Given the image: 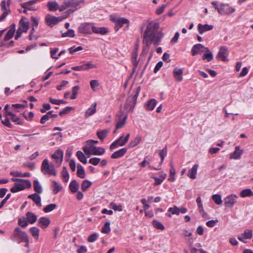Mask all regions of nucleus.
Instances as JSON below:
<instances>
[{
    "label": "nucleus",
    "mask_w": 253,
    "mask_h": 253,
    "mask_svg": "<svg viewBox=\"0 0 253 253\" xmlns=\"http://www.w3.org/2000/svg\"><path fill=\"white\" fill-rule=\"evenodd\" d=\"M98 237V234L97 233H93L88 236L87 241L90 243H93L95 242Z\"/></svg>",
    "instance_id": "e2e57ef3"
},
{
    "label": "nucleus",
    "mask_w": 253,
    "mask_h": 253,
    "mask_svg": "<svg viewBox=\"0 0 253 253\" xmlns=\"http://www.w3.org/2000/svg\"><path fill=\"white\" fill-rule=\"evenodd\" d=\"M108 132L109 130L107 129L101 130L96 132V135L100 140H103Z\"/></svg>",
    "instance_id": "a19ab883"
},
{
    "label": "nucleus",
    "mask_w": 253,
    "mask_h": 253,
    "mask_svg": "<svg viewBox=\"0 0 253 253\" xmlns=\"http://www.w3.org/2000/svg\"><path fill=\"white\" fill-rule=\"evenodd\" d=\"M77 175L79 177L82 178H84L85 176L84 168L80 164H79L77 167Z\"/></svg>",
    "instance_id": "49530a36"
},
{
    "label": "nucleus",
    "mask_w": 253,
    "mask_h": 253,
    "mask_svg": "<svg viewBox=\"0 0 253 253\" xmlns=\"http://www.w3.org/2000/svg\"><path fill=\"white\" fill-rule=\"evenodd\" d=\"M28 235L19 228H15L11 235L10 239L13 242L20 244L22 242L28 241Z\"/></svg>",
    "instance_id": "20e7f679"
},
{
    "label": "nucleus",
    "mask_w": 253,
    "mask_h": 253,
    "mask_svg": "<svg viewBox=\"0 0 253 253\" xmlns=\"http://www.w3.org/2000/svg\"><path fill=\"white\" fill-rule=\"evenodd\" d=\"M51 186L52 192L54 194L58 193L62 188V187L54 180L52 181Z\"/></svg>",
    "instance_id": "e433bc0d"
},
{
    "label": "nucleus",
    "mask_w": 253,
    "mask_h": 253,
    "mask_svg": "<svg viewBox=\"0 0 253 253\" xmlns=\"http://www.w3.org/2000/svg\"><path fill=\"white\" fill-rule=\"evenodd\" d=\"M68 83L69 82L67 81H62L60 84L56 86L57 89L58 90H62L64 87L66 86L68 84Z\"/></svg>",
    "instance_id": "774afa93"
},
{
    "label": "nucleus",
    "mask_w": 253,
    "mask_h": 253,
    "mask_svg": "<svg viewBox=\"0 0 253 253\" xmlns=\"http://www.w3.org/2000/svg\"><path fill=\"white\" fill-rule=\"evenodd\" d=\"M50 221L47 217H42L38 220V225L42 228H46L50 224Z\"/></svg>",
    "instance_id": "b1692460"
},
{
    "label": "nucleus",
    "mask_w": 253,
    "mask_h": 253,
    "mask_svg": "<svg viewBox=\"0 0 253 253\" xmlns=\"http://www.w3.org/2000/svg\"><path fill=\"white\" fill-rule=\"evenodd\" d=\"M29 26V22L26 20L25 18H22L20 21L19 28L24 32H27L28 30Z\"/></svg>",
    "instance_id": "a878e982"
},
{
    "label": "nucleus",
    "mask_w": 253,
    "mask_h": 253,
    "mask_svg": "<svg viewBox=\"0 0 253 253\" xmlns=\"http://www.w3.org/2000/svg\"><path fill=\"white\" fill-rule=\"evenodd\" d=\"M96 106L97 104L96 102H94L91 104V106L86 111L85 113V118L90 117L96 112Z\"/></svg>",
    "instance_id": "c85d7f7f"
},
{
    "label": "nucleus",
    "mask_w": 253,
    "mask_h": 253,
    "mask_svg": "<svg viewBox=\"0 0 253 253\" xmlns=\"http://www.w3.org/2000/svg\"><path fill=\"white\" fill-rule=\"evenodd\" d=\"M18 224L22 227L25 228L28 225V222L25 218H20L18 219Z\"/></svg>",
    "instance_id": "bf43d9fd"
},
{
    "label": "nucleus",
    "mask_w": 253,
    "mask_h": 253,
    "mask_svg": "<svg viewBox=\"0 0 253 253\" xmlns=\"http://www.w3.org/2000/svg\"><path fill=\"white\" fill-rule=\"evenodd\" d=\"M100 159L99 158H92L89 160V163L94 166L97 165L100 162Z\"/></svg>",
    "instance_id": "0e129e2a"
},
{
    "label": "nucleus",
    "mask_w": 253,
    "mask_h": 253,
    "mask_svg": "<svg viewBox=\"0 0 253 253\" xmlns=\"http://www.w3.org/2000/svg\"><path fill=\"white\" fill-rule=\"evenodd\" d=\"M31 185L29 180L20 179L18 182L14 184L13 186L10 189V191L12 193H16L26 188H30Z\"/></svg>",
    "instance_id": "423d86ee"
},
{
    "label": "nucleus",
    "mask_w": 253,
    "mask_h": 253,
    "mask_svg": "<svg viewBox=\"0 0 253 253\" xmlns=\"http://www.w3.org/2000/svg\"><path fill=\"white\" fill-rule=\"evenodd\" d=\"M83 150L86 155H103L105 152L104 148L100 147H96L92 144L86 143L84 146Z\"/></svg>",
    "instance_id": "7ed1b4c3"
},
{
    "label": "nucleus",
    "mask_w": 253,
    "mask_h": 253,
    "mask_svg": "<svg viewBox=\"0 0 253 253\" xmlns=\"http://www.w3.org/2000/svg\"><path fill=\"white\" fill-rule=\"evenodd\" d=\"M30 232L32 234V236L37 240L39 238L40 230L37 227H33L30 228Z\"/></svg>",
    "instance_id": "09e8293b"
},
{
    "label": "nucleus",
    "mask_w": 253,
    "mask_h": 253,
    "mask_svg": "<svg viewBox=\"0 0 253 253\" xmlns=\"http://www.w3.org/2000/svg\"><path fill=\"white\" fill-rule=\"evenodd\" d=\"M198 167V165L195 164L192 167V168L189 170L187 175L190 178L194 179L196 178V175Z\"/></svg>",
    "instance_id": "bb28decb"
},
{
    "label": "nucleus",
    "mask_w": 253,
    "mask_h": 253,
    "mask_svg": "<svg viewBox=\"0 0 253 253\" xmlns=\"http://www.w3.org/2000/svg\"><path fill=\"white\" fill-rule=\"evenodd\" d=\"M129 136V133H127L125 137L123 136H120L117 140L111 144L110 146V150L112 151L119 146H124L128 141Z\"/></svg>",
    "instance_id": "1a4fd4ad"
},
{
    "label": "nucleus",
    "mask_w": 253,
    "mask_h": 253,
    "mask_svg": "<svg viewBox=\"0 0 253 253\" xmlns=\"http://www.w3.org/2000/svg\"><path fill=\"white\" fill-rule=\"evenodd\" d=\"M79 184L75 180H72L70 185L69 188L72 193L77 192L79 189Z\"/></svg>",
    "instance_id": "4c0bfd02"
},
{
    "label": "nucleus",
    "mask_w": 253,
    "mask_h": 253,
    "mask_svg": "<svg viewBox=\"0 0 253 253\" xmlns=\"http://www.w3.org/2000/svg\"><path fill=\"white\" fill-rule=\"evenodd\" d=\"M56 207H57V206L56 204H50L49 205H47L46 207H45L43 209V211L46 213L52 211L53 210H54L56 208Z\"/></svg>",
    "instance_id": "864d4df0"
},
{
    "label": "nucleus",
    "mask_w": 253,
    "mask_h": 253,
    "mask_svg": "<svg viewBox=\"0 0 253 253\" xmlns=\"http://www.w3.org/2000/svg\"><path fill=\"white\" fill-rule=\"evenodd\" d=\"M159 28V24L156 22L151 21L147 24L143 35V43L145 45L143 46L139 60H136L131 61L133 66L131 74L136 72L139 61L145 60L146 56L149 51L150 45L152 43L157 45L161 42L164 37V34L161 30H160Z\"/></svg>",
    "instance_id": "f257e3e1"
},
{
    "label": "nucleus",
    "mask_w": 253,
    "mask_h": 253,
    "mask_svg": "<svg viewBox=\"0 0 253 253\" xmlns=\"http://www.w3.org/2000/svg\"><path fill=\"white\" fill-rule=\"evenodd\" d=\"M108 32L107 29L105 27H96L93 25L92 32L95 34L105 35Z\"/></svg>",
    "instance_id": "72a5a7b5"
},
{
    "label": "nucleus",
    "mask_w": 253,
    "mask_h": 253,
    "mask_svg": "<svg viewBox=\"0 0 253 253\" xmlns=\"http://www.w3.org/2000/svg\"><path fill=\"white\" fill-rule=\"evenodd\" d=\"M110 20L115 24V29L117 31H118L119 29L124 25L127 24V25L128 26L129 23L128 19L115 15H111Z\"/></svg>",
    "instance_id": "0eeeda50"
},
{
    "label": "nucleus",
    "mask_w": 253,
    "mask_h": 253,
    "mask_svg": "<svg viewBox=\"0 0 253 253\" xmlns=\"http://www.w3.org/2000/svg\"><path fill=\"white\" fill-rule=\"evenodd\" d=\"M110 222L109 221L106 222L101 229V232L104 234H108L110 231Z\"/></svg>",
    "instance_id": "603ef678"
},
{
    "label": "nucleus",
    "mask_w": 253,
    "mask_h": 253,
    "mask_svg": "<svg viewBox=\"0 0 253 253\" xmlns=\"http://www.w3.org/2000/svg\"><path fill=\"white\" fill-rule=\"evenodd\" d=\"M183 70L178 68H175L173 71V77L177 82H181L183 80Z\"/></svg>",
    "instance_id": "5701e85b"
},
{
    "label": "nucleus",
    "mask_w": 253,
    "mask_h": 253,
    "mask_svg": "<svg viewBox=\"0 0 253 253\" xmlns=\"http://www.w3.org/2000/svg\"><path fill=\"white\" fill-rule=\"evenodd\" d=\"M110 207L115 211H123V208L121 205H117L114 202L110 203Z\"/></svg>",
    "instance_id": "4d7b16f0"
},
{
    "label": "nucleus",
    "mask_w": 253,
    "mask_h": 253,
    "mask_svg": "<svg viewBox=\"0 0 253 253\" xmlns=\"http://www.w3.org/2000/svg\"><path fill=\"white\" fill-rule=\"evenodd\" d=\"M8 115V117H10V119L12 122L17 123V124H21V122L19 119V118L16 116L15 114L11 112L7 113Z\"/></svg>",
    "instance_id": "de8ad7c7"
},
{
    "label": "nucleus",
    "mask_w": 253,
    "mask_h": 253,
    "mask_svg": "<svg viewBox=\"0 0 253 253\" xmlns=\"http://www.w3.org/2000/svg\"><path fill=\"white\" fill-rule=\"evenodd\" d=\"M9 4H7V5L6 4V2L5 0H3L1 1L0 6L1 9L3 11V13L1 16H0V21H3L7 16V15L10 13V9L9 8Z\"/></svg>",
    "instance_id": "aec40b11"
},
{
    "label": "nucleus",
    "mask_w": 253,
    "mask_h": 253,
    "mask_svg": "<svg viewBox=\"0 0 253 253\" xmlns=\"http://www.w3.org/2000/svg\"><path fill=\"white\" fill-rule=\"evenodd\" d=\"M73 109V108L72 107L68 106L65 107L62 111L60 112L59 115L62 116L64 114H66L71 111Z\"/></svg>",
    "instance_id": "338daca9"
},
{
    "label": "nucleus",
    "mask_w": 253,
    "mask_h": 253,
    "mask_svg": "<svg viewBox=\"0 0 253 253\" xmlns=\"http://www.w3.org/2000/svg\"><path fill=\"white\" fill-rule=\"evenodd\" d=\"M169 213L166 215L169 217H171V214L179 215L180 213H185L187 212V209L185 207H181V208H178L177 206H174L173 207H170L168 210Z\"/></svg>",
    "instance_id": "ddd939ff"
},
{
    "label": "nucleus",
    "mask_w": 253,
    "mask_h": 253,
    "mask_svg": "<svg viewBox=\"0 0 253 253\" xmlns=\"http://www.w3.org/2000/svg\"><path fill=\"white\" fill-rule=\"evenodd\" d=\"M228 55V48L225 46H221L218 52L216 58L222 61L227 62L228 61V59L227 58Z\"/></svg>",
    "instance_id": "4468645a"
},
{
    "label": "nucleus",
    "mask_w": 253,
    "mask_h": 253,
    "mask_svg": "<svg viewBox=\"0 0 253 253\" xmlns=\"http://www.w3.org/2000/svg\"><path fill=\"white\" fill-rule=\"evenodd\" d=\"M79 89L80 87L79 86H75L72 88V95L70 97L71 99H75L77 98V95Z\"/></svg>",
    "instance_id": "13d9d810"
},
{
    "label": "nucleus",
    "mask_w": 253,
    "mask_h": 253,
    "mask_svg": "<svg viewBox=\"0 0 253 253\" xmlns=\"http://www.w3.org/2000/svg\"><path fill=\"white\" fill-rule=\"evenodd\" d=\"M150 162H151L150 158H149L148 157H146L144 158V160L141 163H140L139 165H140L141 167H143V168L145 167L147 165H148L149 168L151 169L159 170L161 169V168L160 166H159L156 168H155L154 167H152V166L149 165Z\"/></svg>",
    "instance_id": "393cba45"
},
{
    "label": "nucleus",
    "mask_w": 253,
    "mask_h": 253,
    "mask_svg": "<svg viewBox=\"0 0 253 253\" xmlns=\"http://www.w3.org/2000/svg\"><path fill=\"white\" fill-rule=\"evenodd\" d=\"M205 52V53L203 55V59L207 60L208 62L211 61L213 59V55L212 52L208 47L206 48Z\"/></svg>",
    "instance_id": "c9c22d12"
},
{
    "label": "nucleus",
    "mask_w": 253,
    "mask_h": 253,
    "mask_svg": "<svg viewBox=\"0 0 253 253\" xmlns=\"http://www.w3.org/2000/svg\"><path fill=\"white\" fill-rule=\"evenodd\" d=\"M41 171L44 174L57 175V172L53 164H49L47 159H44L42 162Z\"/></svg>",
    "instance_id": "39448f33"
},
{
    "label": "nucleus",
    "mask_w": 253,
    "mask_h": 253,
    "mask_svg": "<svg viewBox=\"0 0 253 253\" xmlns=\"http://www.w3.org/2000/svg\"><path fill=\"white\" fill-rule=\"evenodd\" d=\"M213 28V26L211 25L202 24L201 23H199L197 26L198 31L201 35L207 31L211 30Z\"/></svg>",
    "instance_id": "4be33fe9"
},
{
    "label": "nucleus",
    "mask_w": 253,
    "mask_h": 253,
    "mask_svg": "<svg viewBox=\"0 0 253 253\" xmlns=\"http://www.w3.org/2000/svg\"><path fill=\"white\" fill-rule=\"evenodd\" d=\"M34 189L35 192L39 194H41L42 192L41 185L38 180H35L33 182Z\"/></svg>",
    "instance_id": "79ce46f5"
},
{
    "label": "nucleus",
    "mask_w": 253,
    "mask_h": 253,
    "mask_svg": "<svg viewBox=\"0 0 253 253\" xmlns=\"http://www.w3.org/2000/svg\"><path fill=\"white\" fill-rule=\"evenodd\" d=\"M158 152L159 156L160 157L161 159V163H160V164L159 165L161 167V165L163 163L165 157L167 156V149L166 147H165L162 150H160Z\"/></svg>",
    "instance_id": "37998d69"
},
{
    "label": "nucleus",
    "mask_w": 253,
    "mask_h": 253,
    "mask_svg": "<svg viewBox=\"0 0 253 253\" xmlns=\"http://www.w3.org/2000/svg\"><path fill=\"white\" fill-rule=\"evenodd\" d=\"M99 85L98 80H93L90 81V85L93 90H95Z\"/></svg>",
    "instance_id": "680f3d73"
},
{
    "label": "nucleus",
    "mask_w": 253,
    "mask_h": 253,
    "mask_svg": "<svg viewBox=\"0 0 253 253\" xmlns=\"http://www.w3.org/2000/svg\"><path fill=\"white\" fill-rule=\"evenodd\" d=\"M51 157L56 161L57 166L59 167L63 161V152L61 150H57L51 155Z\"/></svg>",
    "instance_id": "6ab92c4d"
},
{
    "label": "nucleus",
    "mask_w": 253,
    "mask_h": 253,
    "mask_svg": "<svg viewBox=\"0 0 253 253\" xmlns=\"http://www.w3.org/2000/svg\"><path fill=\"white\" fill-rule=\"evenodd\" d=\"M84 2V0H71L70 1H66L64 4L60 6L59 10L63 11L68 7L75 8L77 9L78 6H81Z\"/></svg>",
    "instance_id": "6e6552de"
},
{
    "label": "nucleus",
    "mask_w": 253,
    "mask_h": 253,
    "mask_svg": "<svg viewBox=\"0 0 253 253\" xmlns=\"http://www.w3.org/2000/svg\"><path fill=\"white\" fill-rule=\"evenodd\" d=\"M26 215L27 220L28 221V223L31 224H33L35 223L37 219V216L36 215L32 212H27Z\"/></svg>",
    "instance_id": "473e14b6"
},
{
    "label": "nucleus",
    "mask_w": 253,
    "mask_h": 253,
    "mask_svg": "<svg viewBox=\"0 0 253 253\" xmlns=\"http://www.w3.org/2000/svg\"><path fill=\"white\" fill-rule=\"evenodd\" d=\"M212 199L214 202V203L218 205H221L222 203L221 196L219 194L213 195L212 196Z\"/></svg>",
    "instance_id": "5fc2aeb1"
},
{
    "label": "nucleus",
    "mask_w": 253,
    "mask_h": 253,
    "mask_svg": "<svg viewBox=\"0 0 253 253\" xmlns=\"http://www.w3.org/2000/svg\"><path fill=\"white\" fill-rule=\"evenodd\" d=\"M47 7L50 11H55L58 9H59L58 3L55 1H49L47 3Z\"/></svg>",
    "instance_id": "f704fd0d"
},
{
    "label": "nucleus",
    "mask_w": 253,
    "mask_h": 253,
    "mask_svg": "<svg viewBox=\"0 0 253 253\" xmlns=\"http://www.w3.org/2000/svg\"><path fill=\"white\" fill-rule=\"evenodd\" d=\"M92 184V182L88 180H84L81 184V189L83 191H85L89 188Z\"/></svg>",
    "instance_id": "c03bdc74"
},
{
    "label": "nucleus",
    "mask_w": 253,
    "mask_h": 253,
    "mask_svg": "<svg viewBox=\"0 0 253 253\" xmlns=\"http://www.w3.org/2000/svg\"><path fill=\"white\" fill-rule=\"evenodd\" d=\"M76 156L78 159L84 164H86L87 163V160L86 159V157H85L82 151H77L76 153Z\"/></svg>",
    "instance_id": "a18cd8bd"
},
{
    "label": "nucleus",
    "mask_w": 253,
    "mask_h": 253,
    "mask_svg": "<svg viewBox=\"0 0 253 253\" xmlns=\"http://www.w3.org/2000/svg\"><path fill=\"white\" fill-rule=\"evenodd\" d=\"M61 175L62 179L64 181L67 182L69 180V174L66 167H63L61 172Z\"/></svg>",
    "instance_id": "3c124183"
},
{
    "label": "nucleus",
    "mask_w": 253,
    "mask_h": 253,
    "mask_svg": "<svg viewBox=\"0 0 253 253\" xmlns=\"http://www.w3.org/2000/svg\"><path fill=\"white\" fill-rule=\"evenodd\" d=\"M28 198L32 200L37 206L41 207V198L37 194L34 193L29 195Z\"/></svg>",
    "instance_id": "cd10ccee"
},
{
    "label": "nucleus",
    "mask_w": 253,
    "mask_h": 253,
    "mask_svg": "<svg viewBox=\"0 0 253 253\" xmlns=\"http://www.w3.org/2000/svg\"><path fill=\"white\" fill-rule=\"evenodd\" d=\"M15 31V25H12L11 26L10 29L8 31L6 34L5 35L4 40L5 41H8L9 39L12 38Z\"/></svg>",
    "instance_id": "2f4dec72"
},
{
    "label": "nucleus",
    "mask_w": 253,
    "mask_h": 253,
    "mask_svg": "<svg viewBox=\"0 0 253 253\" xmlns=\"http://www.w3.org/2000/svg\"><path fill=\"white\" fill-rule=\"evenodd\" d=\"M140 91V87H137L133 91V93L129 96L126 100L125 104V110L127 112H132L133 108H134L138 95Z\"/></svg>",
    "instance_id": "f03ea898"
},
{
    "label": "nucleus",
    "mask_w": 253,
    "mask_h": 253,
    "mask_svg": "<svg viewBox=\"0 0 253 253\" xmlns=\"http://www.w3.org/2000/svg\"><path fill=\"white\" fill-rule=\"evenodd\" d=\"M127 149L125 148L118 150L112 154L111 157L112 159H118L123 156L126 152Z\"/></svg>",
    "instance_id": "c756f323"
},
{
    "label": "nucleus",
    "mask_w": 253,
    "mask_h": 253,
    "mask_svg": "<svg viewBox=\"0 0 253 253\" xmlns=\"http://www.w3.org/2000/svg\"><path fill=\"white\" fill-rule=\"evenodd\" d=\"M238 198L237 195L235 194H231L227 196L224 200V204L228 207H232Z\"/></svg>",
    "instance_id": "a211bd4d"
},
{
    "label": "nucleus",
    "mask_w": 253,
    "mask_h": 253,
    "mask_svg": "<svg viewBox=\"0 0 253 253\" xmlns=\"http://www.w3.org/2000/svg\"><path fill=\"white\" fill-rule=\"evenodd\" d=\"M243 153V150L241 149L240 147L239 146H236L234 151L230 154L229 158L235 160L239 159Z\"/></svg>",
    "instance_id": "412c9836"
},
{
    "label": "nucleus",
    "mask_w": 253,
    "mask_h": 253,
    "mask_svg": "<svg viewBox=\"0 0 253 253\" xmlns=\"http://www.w3.org/2000/svg\"><path fill=\"white\" fill-rule=\"evenodd\" d=\"M240 195L242 198L252 197L253 196V192L251 189H245L240 192Z\"/></svg>",
    "instance_id": "58836bf2"
},
{
    "label": "nucleus",
    "mask_w": 253,
    "mask_h": 253,
    "mask_svg": "<svg viewBox=\"0 0 253 253\" xmlns=\"http://www.w3.org/2000/svg\"><path fill=\"white\" fill-rule=\"evenodd\" d=\"M83 49V48L81 46H79L77 47H76L75 46H73L69 48V50L71 54H73L77 51L82 50Z\"/></svg>",
    "instance_id": "69168bd1"
},
{
    "label": "nucleus",
    "mask_w": 253,
    "mask_h": 253,
    "mask_svg": "<svg viewBox=\"0 0 253 253\" xmlns=\"http://www.w3.org/2000/svg\"><path fill=\"white\" fill-rule=\"evenodd\" d=\"M93 25L90 23L82 24L78 28V32L83 34H91L92 33Z\"/></svg>",
    "instance_id": "f8f14e48"
},
{
    "label": "nucleus",
    "mask_w": 253,
    "mask_h": 253,
    "mask_svg": "<svg viewBox=\"0 0 253 253\" xmlns=\"http://www.w3.org/2000/svg\"><path fill=\"white\" fill-rule=\"evenodd\" d=\"M62 19L63 18L60 17H56L55 16H52L50 14L46 15L45 18V20L47 25L50 27H52L53 25L57 24L59 22L61 21Z\"/></svg>",
    "instance_id": "2eb2a0df"
},
{
    "label": "nucleus",
    "mask_w": 253,
    "mask_h": 253,
    "mask_svg": "<svg viewBox=\"0 0 253 253\" xmlns=\"http://www.w3.org/2000/svg\"><path fill=\"white\" fill-rule=\"evenodd\" d=\"M153 225L158 229L164 230L165 229V227L162 223L157 220H154L153 221Z\"/></svg>",
    "instance_id": "052dcab7"
},
{
    "label": "nucleus",
    "mask_w": 253,
    "mask_h": 253,
    "mask_svg": "<svg viewBox=\"0 0 253 253\" xmlns=\"http://www.w3.org/2000/svg\"><path fill=\"white\" fill-rule=\"evenodd\" d=\"M142 138L139 135H137L133 139H132L129 143L128 146L129 147L132 148L137 145L141 141Z\"/></svg>",
    "instance_id": "ea45409f"
},
{
    "label": "nucleus",
    "mask_w": 253,
    "mask_h": 253,
    "mask_svg": "<svg viewBox=\"0 0 253 253\" xmlns=\"http://www.w3.org/2000/svg\"><path fill=\"white\" fill-rule=\"evenodd\" d=\"M253 237V231L250 229H246L244 232L238 236V239L239 241L246 243V240L247 239H251Z\"/></svg>",
    "instance_id": "dca6fc26"
},
{
    "label": "nucleus",
    "mask_w": 253,
    "mask_h": 253,
    "mask_svg": "<svg viewBox=\"0 0 253 253\" xmlns=\"http://www.w3.org/2000/svg\"><path fill=\"white\" fill-rule=\"evenodd\" d=\"M75 36V32L72 29H70L68 31L63 33L62 34V37L63 38L65 37H70V38H73Z\"/></svg>",
    "instance_id": "6e6d98bb"
},
{
    "label": "nucleus",
    "mask_w": 253,
    "mask_h": 253,
    "mask_svg": "<svg viewBox=\"0 0 253 253\" xmlns=\"http://www.w3.org/2000/svg\"><path fill=\"white\" fill-rule=\"evenodd\" d=\"M218 12L221 15L229 14L234 12L235 10L228 4H221L219 7L215 6Z\"/></svg>",
    "instance_id": "9d476101"
},
{
    "label": "nucleus",
    "mask_w": 253,
    "mask_h": 253,
    "mask_svg": "<svg viewBox=\"0 0 253 253\" xmlns=\"http://www.w3.org/2000/svg\"><path fill=\"white\" fill-rule=\"evenodd\" d=\"M118 121L116 124V128L114 132V133L116 132L117 129L124 127L127 118V115L124 112L120 111L118 114Z\"/></svg>",
    "instance_id": "9b49d317"
},
{
    "label": "nucleus",
    "mask_w": 253,
    "mask_h": 253,
    "mask_svg": "<svg viewBox=\"0 0 253 253\" xmlns=\"http://www.w3.org/2000/svg\"><path fill=\"white\" fill-rule=\"evenodd\" d=\"M82 65L83 71L88 70L90 69L96 68L97 66L95 64L91 63L90 62H87Z\"/></svg>",
    "instance_id": "8fccbe9b"
},
{
    "label": "nucleus",
    "mask_w": 253,
    "mask_h": 253,
    "mask_svg": "<svg viewBox=\"0 0 253 253\" xmlns=\"http://www.w3.org/2000/svg\"><path fill=\"white\" fill-rule=\"evenodd\" d=\"M207 47H205L200 43L195 44L191 49V54L193 56H195L197 54H202L206 50Z\"/></svg>",
    "instance_id": "f3484780"
},
{
    "label": "nucleus",
    "mask_w": 253,
    "mask_h": 253,
    "mask_svg": "<svg viewBox=\"0 0 253 253\" xmlns=\"http://www.w3.org/2000/svg\"><path fill=\"white\" fill-rule=\"evenodd\" d=\"M157 104V101L155 99L149 100L145 105V108L147 110H153Z\"/></svg>",
    "instance_id": "7c9ffc66"
}]
</instances>
